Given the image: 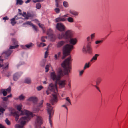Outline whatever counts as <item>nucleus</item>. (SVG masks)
<instances>
[{
    "mask_svg": "<svg viewBox=\"0 0 128 128\" xmlns=\"http://www.w3.org/2000/svg\"><path fill=\"white\" fill-rule=\"evenodd\" d=\"M65 99L66 101L65 104L63 105L62 106L66 110V113H67L68 109L67 108V106H69L71 105V103L70 100L68 97H66Z\"/></svg>",
    "mask_w": 128,
    "mask_h": 128,
    "instance_id": "nucleus-9",
    "label": "nucleus"
},
{
    "mask_svg": "<svg viewBox=\"0 0 128 128\" xmlns=\"http://www.w3.org/2000/svg\"><path fill=\"white\" fill-rule=\"evenodd\" d=\"M30 0H27L26 2V4L28 3H29L30 2Z\"/></svg>",
    "mask_w": 128,
    "mask_h": 128,
    "instance_id": "nucleus-51",
    "label": "nucleus"
},
{
    "mask_svg": "<svg viewBox=\"0 0 128 128\" xmlns=\"http://www.w3.org/2000/svg\"><path fill=\"white\" fill-rule=\"evenodd\" d=\"M69 12L70 14L74 16H77L78 14V12L72 10H70Z\"/></svg>",
    "mask_w": 128,
    "mask_h": 128,
    "instance_id": "nucleus-19",
    "label": "nucleus"
},
{
    "mask_svg": "<svg viewBox=\"0 0 128 128\" xmlns=\"http://www.w3.org/2000/svg\"><path fill=\"white\" fill-rule=\"evenodd\" d=\"M23 3V2L22 0H19L16 1V4H19L20 5H22Z\"/></svg>",
    "mask_w": 128,
    "mask_h": 128,
    "instance_id": "nucleus-30",
    "label": "nucleus"
},
{
    "mask_svg": "<svg viewBox=\"0 0 128 128\" xmlns=\"http://www.w3.org/2000/svg\"><path fill=\"white\" fill-rule=\"evenodd\" d=\"M34 20L36 21V23H38V21L37 20Z\"/></svg>",
    "mask_w": 128,
    "mask_h": 128,
    "instance_id": "nucleus-54",
    "label": "nucleus"
},
{
    "mask_svg": "<svg viewBox=\"0 0 128 128\" xmlns=\"http://www.w3.org/2000/svg\"><path fill=\"white\" fill-rule=\"evenodd\" d=\"M85 70L84 69L79 71V75L80 76H82Z\"/></svg>",
    "mask_w": 128,
    "mask_h": 128,
    "instance_id": "nucleus-37",
    "label": "nucleus"
},
{
    "mask_svg": "<svg viewBox=\"0 0 128 128\" xmlns=\"http://www.w3.org/2000/svg\"><path fill=\"white\" fill-rule=\"evenodd\" d=\"M1 92V90H0V92Z\"/></svg>",
    "mask_w": 128,
    "mask_h": 128,
    "instance_id": "nucleus-59",
    "label": "nucleus"
},
{
    "mask_svg": "<svg viewBox=\"0 0 128 128\" xmlns=\"http://www.w3.org/2000/svg\"><path fill=\"white\" fill-rule=\"evenodd\" d=\"M50 64H48L46 66L45 68V69L46 70V72H48V70H49L48 68L50 67Z\"/></svg>",
    "mask_w": 128,
    "mask_h": 128,
    "instance_id": "nucleus-35",
    "label": "nucleus"
},
{
    "mask_svg": "<svg viewBox=\"0 0 128 128\" xmlns=\"http://www.w3.org/2000/svg\"><path fill=\"white\" fill-rule=\"evenodd\" d=\"M20 74L18 73L15 74L13 76V78L14 80H16L20 76Z\"/></svg>",
    "mask_w": 128,
    "mask_h": 128,
    "instance_id": "nucleus-21",
    "label": "nucleus"
},
{
    "mask_svg": "<svg viewBox=\"0 0 128 128\" xmlns=\"http://www.w3.org/2000/svg\"><path fill=\"white\" fill-rule=\"evenodd\" d=\"M11 88L10 87L6 90L3 89L1 90V92H2V93L4 96H6V95L7 93L10 92L11 90Z\"/></svg>",
    "mask_w": 128,
    "mask_h": 128,
    "instance_id": "nucleus-14",
    "label": "nucleus"
},
{
    "mask_svg": "<svg viewBox=\"0 0 128 128\" xmlns=\"http://www.w3.org/2000/svg\"><path fill=\"white\" fill-rule=\"evenodd\" d=\"M37 44L38 46L39 47H44L46 46V44L44 43L41 42L40 44H39V42H37Z\"/></svg>",
    "mask_w": 128,
    "mask_h": 128,
    "instance_id": "nucleus-24",
    "label": "nucleus"
},
{
    "mask_svg": "<svg viewBox=\"0 0 128 128\" xmlns=\"http://www.w3.org/2000/svg\"><path fill=\"white\" fill-rule=\"evenodd\" d=\"M68 14H67L64 15L63 16L58 17L56 19V22H64L67 20L66 17H68Z\"/></svg>",
    "mask_w": 128,
    "mask_h": 128,
    "instance_id": "nucleus-10",
    "label": "nucleus"
},
{
    "mask_svg": "<svg viewBox=\"0 0 128 128\" xmlns=\"http://www.w3.org/2000/svg\"><path fill=\"white\" fill-rule=\"evenodd\" d=\"M18 98H15V99H16V100H17V99H18Z\"/></svg>",
    "mask_w": 128,
    "mask_h": 128,
    "instance_id": "nucleus-58",
    "label": "nucleus"
},
{
    "mask_svg": "<svg viewBox=\"0 0 128 128\" xmlns=\"http://www.w3.org/2000/svg\"><path fill=\"white\" fill-rule=\"evenodd\" d=\"M32 43H30V44H27L26 45V46L28 48H30L32 47Z\"/></svg>",
    "mask_w": 128,
    "mask_h": 128,
    "instance_id": "nucleus-33",
    "label": "nucleus"
},
{
    "mask_svg": "<svg viewBox=\"0 0 128 128\" xmlns=\"http://www.w3.org/2000/svg\"><path fill=\"white\" fill-rule=\"evenodd\" d=\"M64 6L66 7H68V4L67 2L64 1L63 3Z\"/></svg>",
    "mask_w": 128,
    "mask_h": 128,
    "instance_id": "nucleus-38",
    "label": "nucleus"
},
{
    "mask_svg": "<svg viewBox=\"0 0 128 128\" xmlns=\"http://www.w3.org/2000/svg\"><path fill=\"white\" fill-rule=\"evenodd\" d=\"M41 7V4L39 3L37 4L36 5V7L38 9H40Z\"/></svg>",
    "mask_w": 128,
    "mask_h": 128,
    "instance_id": "nucleus-36",
    "label": "nucleus"
},
{
    "mask_svg": "<svg viewBox=\"0 0 128 128\" xmlns=\"http://www.w3.org/2000/svg\"><path fill=\"white\" fill-rule=\"evenodd\" d=\"M48 52L47 51H46L44 55L45 58H46L48 57Z\"/></svg>",
    "mask_w": 128,
    "mask_h": 128,
    "instance_id": "nucleus-43",
    "label": "nucleus"
},
{
    "mask_svg": "<svg viewBox=\"0 0 128 128\" xmlns=\"http://www.w3.org/2000/svg\"><path fill=\"white\" fill-rule=\"evenodd\" d=\"M90 62L86 63L84 67V70L86 69V68H88L90 66Z\"/></svg>",
    "mask_w": 128,
    "mask_h": 128,
    "instance_id": "nucleus-26",
    "label": "nucleus"
},
{
    "mask_svg": "<svg viewBox=\"0 0 128 128\" xmlns=\"http://www.w3.org/2000/svg\"><path fill=\"white\" fill-rule=\"evenodd\" d=\"M72 61L71 57L70 56L66 59L62 64V66L64 68V72L60 68L58 70L57 75H56L54 72H51L50 73L51 78L53 80L55 81L56 82L55 84L52 83L49 84L46 92L47 94L51 92H53L50 100V102L52 105L56 103L58 101V94L57 83L58 82L60 88H62L64 87L66 84V80H60L61 77L63 76L64 74L65 75H68L69 73H70Z\"/></svg>",
    "mask_w": 128,
    "mask_h": 128,
    "instance_id": "nucleus-1",
    "label": "nucleus"
},
{
    "mask_svg": "<svg viewBox=\"0 0 128 128\" xmlns=\"http://www.w3.org/2000/svg\"><path fill=\"white\" fill-rule=\"evenodd\" d=\"M102 80V79L100 78H98L96 80V83L97 84H99L101 82Z\"/></svg>",
    "mask_w": 128,
    "mask_h": 128,
    "instance_id": "nucleus-28",
    "label": "nucleus"
},
{
    "mask_svg": "<svg viewBox=\"0 0 128 128\" xmlns=\"http://www.w3.org/2000/svg\"><path fill=\"white\" fill-rule=\"evenodd\" d=\"M12 51L11 50H9L8 51L3 53V54L5 56L6 58H7L9 56L12 52Z\"/></svg>",
    "mask_w": 128,
    "mask_h": 128,
    "instance_id": "nucleus-15",
    "label": "nucleus"
},
{
    "mask_svg": "<svg viewBox=\"0 0 128 128\" xmlns=\"http://www.w3.org/2000/svg\"><path fill=\"white\" fill-rule=\"evenodd\" d=\"M45 37H44V36H43V37H42L41 38V41L43 42H45Z\"/></svg>",
    "mask_w": 128,
    "mask_h": 128,
    "instance_id": "nucleus-46",
    "label": "nucleus"
},
{
    "mask_svg": "<svg viewBox=\"0 0 128 128\" xmlns=\"http://www.w3.org/2000/svg\"><path fill=\"white\" fill-rule=\"evenodd\" d=\"M22 14V16L25 18V19H28L30 17H33L34 16V14H33L32 12L28 13L27 14L25 12H24L23 14Z\"/></svg>",
    "mask_w": 128,
    "mask_h": 128,
    "instance_id": "nucleus-13",
    "label": "nucleus"
},
{
    "mask_svg": "<svg viewBox=\"0 0 128 128\" xmlns=\"http://www.w3.org/2000/svg\"><path fill=\"white\" fill-rule=\"evenodd\" d=\"M57 13H59L60 12V9L58 8H55L54 10Z\"/></svg>",
    "mask_w": 128,
    "mask_h": 128,
    "instance_id": "nucleus-45",
    "label": "nucleus"
},
{
    "mask_svg": "<svg viewBox=\"0 0 128 128\" xmlns=\"http://www.w3.org/2000/svg\"><path fill=\"white\" fill-rule=\"evenodd\" d=\"M65 42L64 41H61L58 42L57 44V47L59 48L62 46L64 44Z\"/></svg>",
    "mask_w": 128,
    "mask_h": 128,
    "instance_id": "nucleus-20",
    "label": "nucleus"
},
{
    "mask_svg": "<svg viewBox=\"0 0 128 128\" xmlns=\"http://www.w3.org/2000/svg\"><path fill=\"white\" fill-rule=\"evenodd\" d=\"M18 47V44L16 45L15 46H10V49H14L17 48Z\"/></svg>",
    "mask_w": 128,
    "mask_h": 128,
    "instance_id": "nucleus-34",
    "label": "nucleus"
},
{
    "mask_svg": "<svg viewBox=\"0 0 128 128\" xmlns=\"http://www.w3.org/2000/svg\"><path fill=\"white\" fill-rule=\"evenodd\" d=\"M25 96L23 94H22L19 96L18 98L20 100H23Z\"/></svg>",
    "mask_w": 128,
    "mask_h": 128,
    "instance_id": "nucleus-31",
    "label": "nucleus"
},
{
    "mask_svg": "<svg viewBox=\"0 0 128 128\" xmlns=\"http://www.w3.org/2000/svg\"><path fill=\"white\" fill-rule=\"evenodd\" d=\"M68 88L69 89H70L71 88V84L70 81L68 82Z\"/></svg>",
    "mask_w": 128,
    "mask_h": 128,
    "instance_id": "nucleus-41",
    "label": "nucleus"
},
{
    "mask_svg": "<svg viewBox=\"0 0 128 128\" xmlns=\"http://www.w3.org/2000/svg\"><path fill=\"white\" fill-rule=\"evenodd\" d=\"M12 42L14 43V44L16 45L18 44V42L15 39H12Z\"/></svg>",
    "mask_w": 128,
    "mask_h": 128,
    "instance_id": "nucleus-39",
    "label": "nucleus"
},
{
    "mask_svg": "<svg viewBox=\"0 0 128 128\" xmlns=\"http://www.w3.org/2000/svg\"><path fill=\"white\" fill-rule=\"evenodd\" d=\"M28 101H31L34 103H36L38 100L37 98L35 96L30 97L28 100Z\"/></svg>",
    "mask_w": 128,
    "mask_h": 128,
    "instance_id": "nucleus-17",
    "label": "nucleus"
},
{
    "mask_svg": "<svg viewBox=\"0 0 128 128\" xmlns=\"http://www.w3.org/2000/svg\"><path fill=\"white\" fill-rule=\"evenodd\" d=\"M24 24H28L32 26L33 28L34 29L35 31L37 32L38 30V29L37 27L33 24L31 22H26Z\"/></svg>",
    "mask_w": 128,
    "mask_h": 128,
    "instance_id": "nucleus-16",
    "label": "nucleus"
},
{
    "mask_svg": "<svg viewBox=\"0 0 128 128\" xmlns=\"http://www.w3.org/2000/svg\"><path fill=\"white\" fill-rule=\"evenodd\" d=\"M24 46H22V48H23V47H24Z\"/></svg>",
    "mask_w": 128,
    "mask_h": 128,
    "instance_id": "nucleus-57",
    "label": "nucleus"
},
{
    "mask_svg": "<svg viewBox=\"0 0 128 128\" xmlns=\"http://www.w3.org/2000/svg\"><path fill=\"white\" fill-rule=\"evenodd\" d=\"M41 0H35L33 1V2H40Z\"/></svg>",
    "mask_w": 128,
    "mask_h": 128,
    "instance_id": "nucleus-49",
    "label": "nucleus"
},
{
    "mask_svg": "<svg viewBox=\"0 0 128 128\" xmlns=\"http://www.w3.org/2000/svg\"><path fill=\"white\" fill-rule=\"evenodd\" d=\"M60 52H58V55L56 54L54 56V57L56 59H57L60 56Z\"/></svg>",
    "mask_w": 128,
    "mask_h": 128,
    "instance_id": "nucleus-32",
    "label": "nucleus"
},
{
    "mask_svg": "<svg viewBox=\"0 0 128 128\" xmlns=\"http://www.w3.org/2000/svg\"><path fill=\"white\" fill-rule=\"evenodd\" d=\"M56 29L60 32H63L66 29V27L62 23H58L56 26Z\"/></svg>",
    "mask_w": 128,
    "mask_h": 128,
    "instance_id": "nucleus-8",
    "label": "nucleus"
},
{
    "mask_svg": "<svg viewBox=\"0 0 128 128\" xmlns=\"http://www.w3.org/2000/svg\"><path fill=\"white\" fill-rule=\"evenodd\" d=\"M0 115L3 114L7 106L4 102H3L0 106Z\"/></svg>",
    "mask_w": 128,
    "mask_h": 128,
    "instance_id": "nucleus-12",
    "label": "nucleus"
},
{
    "mask_svg": "<svg viewBox=\"0 0 128 128\" xmlns=\"http://www.w3.org/2000/svg\"><path fill=\"white\" fill-rule=\"evenodd\" d=\"M67 20L70 23H72L74 22V20L73 18L71 17H69L67 18Z\"/></svg>",
    "mask_w": 128,
    "mask_h": 128,
    "instance_id": "nucleus-22",
    "label": "nucleus"
},
{
    "mask_svg": "<svg viewBox=\"0 0 128 128\" xmlns=\"http://www.w3.org/2000/svg\"><path fill=\"white\" fill-rule=\"evenodd\" d=\"M0 128H5L4 126L2 124H0Z\"/></svg>",
    "mask_w": 128,
    "mask_h": 128,
    "instance_id": "nucleus-48",
    "label": "nucleus"
},
{
    "mask_svg": "<svg viewBox=\"0 0 128 128\" xmlns=\"http://www.w3.org/2000/svg\"><path fill=\"white\" fill-rule=\"evenodd\" d=\"M72 31L71 30H68L66 31L64 33H62L61 34H59L58 36V38L59 39L64 38L68 40L70 38L69 41L70 43L72 45L68 44L64 46L62 59H64L66 56L70 54V52L73 48V45L75 44L77 42V40L76 38H71L72 36Z\"/></svg>",
    "mask_w": 128,
    "mask_h": 128,
    "instance_id": "nucleus-3",
    "label": "nucleus"
},
{
    "mask_svg": "<svg viewBox=\"0 0 128 128\" xmlns=\"http://www.w3.org/2000/svg\"><path fill=\"white\" fill-rule=\"evenodd\" d=\"M47 110L48 113L49 114V120L50 123L52 127V116L53 114L54 110L53 107L51 106V105L49 103H47Z\"/></svg>",
    "mask_w": 128,
    "mask_h": 128,
    "instance_id": "nucleus-5",
    "label": "nucleus"
},
{
    "mask_svg": "<svg viewBox=\"0 0 128 128\" xmlns=\"http://www.w3.org/2000/svg\"><path fill=\"white\" fill-rule=\"evenodd\" d=\"M22 107L21 104L16 105V107L18 112H15L14 110L12 108H10L9 109L10 111L11 112V114L14 116L16 121L18 120L19 115L24 114L26 115V116L22 117L20 120L19 123L20 124L18 125V128H22L26 122L29 120L33 116L32 113L28 110H21Z\"/></svg>",
    "mask_w": 128,
    "mask_h": 128,
    "instance_id": "nucleus-2",
    "label": "nucleus"
},
{
    "mask_svg": "<svg viewBox=\"0 0 128 128\" xmlns=\"http://www.w3.org/2000/svg\"><path fill=\"white\" fill-rule=\"evenodd\" d=\"M95 36V33H93L90 35V38L89 36L87 37L86 39L88 43L86 45V48L85 46L83 47L82 51L84 52H86L87 51L89 53L91 52L92 49L91 44L92 42L93 41V40L94 39Z\"/></svg>",
    "mask_w": 128,
    "mask_h": 128,
    "instance_id": "nucleus-4",
    "label": "nucleus"
},
{
    "mask_svg": "<svg viewBox=\"0 0 128 128\" xmlns=\"http://www.w3.org/2000/svg\"><path fill=\"white\" fill-rule=\"evenodd\" d=\"M43 83L44 84H46L47 83V82L46 81H44L43 82Z\"/></svg>",
    "mask_w": 128,
    "mask_h": 128,
    "instance_id": "nucleus-53",
    "label": "nucleus"
},
{
    "mask_svg": "<svg viewBox=\"0 0 128 128\" xmlns=\"http://www.w3.org/2000/svg\"><path fill=\"white\" fill-rule=\"evenodd\" d=\"M39 26L41 28L43 32L44 33L45 32V28L44 25L40 23H39L38 24Z\"/></svg>",
    "mask_w": 128,
    "mask_h": 128,
    "instance_id": "nucleus-23",
    "label": "nucleus"
},
{
    "mask_svg": "<svg viewBox=\"0 0 128 128\" xmlns=\"http://www.w3.org/2000/svg\"><path fill=\"white\" fill-rule=\"evenodd\" d=\"M102 41L100 40H98L96 41L95 43L96 44H100L102 42Z\"/></svg>",
    "mask_w": 128,
    "mask_h": 128,
    "instance_id": "nucleus-42",
    "label": "nucleus"
},
{
    "mask_svg": "<svg viewBox=\"0 0 128 128\" xmlns=\"http://www.w3.org/2000/svg\"><path fill=\"white\" fill-rule=\"evenodd\" d=\"M5 122L8 125H10V122L7 119L5 120Z\"/></svg>",
    "mask_w": 128,
    "mask_h": 128,
    "instance_id": "nucleus-44",
    "label": "nucleus"
},
{
    "mask_svg": "<svg viewBox=\"0 0 128 128\" xmlns=\"http://www.w3.org/2000/svg\"><path fill=\"white\" fill-rule=\"evenodd\" d=\"M47 35L50 38L51 40L52 41H54L56 38L55 35L53 34L52 30L50 28L46 32Z\"/></svg>",
    "mask_w": 128,
    "mask_h": 128,
    "instance_id": "nucleus-6",
    "label": "nucleus"
},
{
    "mask_svg": "<svg viewBox=\"0 0 128 128\" xmlns=\"http://www.w3.org/2000/svg\"><path fill=\"white\" fill-rule=\"evenodd\" d=\"M76 27L78 29H79L81 27V26L80 25H78L77 26H76Z\"/></svg>",
    "mask_w": 128,
    "mask_h": 128,
    "instance_id": "nucleus-50",
    "label": "nucleus"
},
{
    "mask_svg": "<svg viewBox=\"0 0 128 128\" xmlns=\"http://www.w3.org/2000/svg\"><path fill=\"white\" fill-rule=\"evenodd\" d=\"M15 18H13L11 20V23L12 25L13 26L16 23L15 21Z\"/></svg>",
    "mask_w": 128,
    "mask_h": 128,
    "instance_id": "nucleus-25",
    "label": "nucleus"
},
{
    "mask_svg": "<svg viewBox=\"0 0 128 128\" xmlns=\"http://www.w3.org/2000/svg\"><path fill=\"white\" fill-rule=\"evenodd\" d=\"M43 102V101L42 100L40 102L39 104L38 105L36 108H34L33 109V111L34 113H36L40 111L41 108L42 106V104Z\"/></svg>",
    "mask_w": 128,
    "mask_h": 128,
    "instance_id": "nucleus-11",
    "label": "nucleus"
},
{
    "mask_svg": "<svg viewBox=\"0 0 128 128\" xmlns=\"http://www.w3.org/2000/svg\"><path fill=\"white\" fill-rule=\"evenodd\" d=\"M64 94H62V97H63L64 96Z\"/></svg>",
    "mask_w": 128,
    "mask_h": 128,
    "instance_id": "nucleus-55",
    "label": "nucleus"
},
{
    "mask_svg": "<svg viewBox=\"0 0 128 128\" xmlns=\"http://www.w3.org/2000/svg\"><path fill=\"white\" fill-rule=\"evenodd\" d=\"M43 88L42 86H38L37 88L38 90H41Z\"/></svg>",
    "mask_w": 128,
    "mask_h": 128,
    "instance_id": "nucleus-40",
    "label": "nucleus"
},
{
    "mask_svg": "<svg viewBox=\"0 0 128 128\" xmlns=\"http://www.w3.org/2000/svg\"><path fill=\"white\" fill-rule=\"evenodd\" d=\"M12 96V94H10V95H8V96H7L6 97H4V98H3L2 99H3V100L4 101H7L8 98L10 97H11Z\"/></svg>",
    "mask_w": 128,
    "mask_h": 128,
    "instance_id": "nucleus-29",
    "label": "nucleus"
},
{
    "mask_svg": "<svg viewBox=\"0 0 128 128\" xmlns=\"http://www.w3.org/2000/svg\"><path fill=\"white\" fill-rule=\"evenodd\" d=\"M3 20H8V17H7V16H6L4 17L3 18Z\"/></svg>",
    "mask_w": 128,
    "mask_h": 128,
    "instance_id": "nucleus-47",
    "label": "nucleus"
},
{
    "mask_svg": "<svg viewBox=\"0 0 128 128\" xmlns=\"http://www.w3.org/2000/svg\"><path fill=\"white\" fill-rule=\"evenodd\" d=\"M96 88L100 92V90H99V88H98V87L97 86H96Z\"/></svg>",
    "mask_w": 128,
    "mask_h": 128,
    "instance_id": "nucleus-52",
    "label": "nucleus"
},
{
    "mask_svg": "<svg viewBox=\"0 0 128 128\" xmlns=\"http://www.w3.org/2000/svg\"><path fill=\"white\" fill-rule=\"evenodd\" d=\"M31 81L30 78H26L25 80V82L27 84H29L30 83Z\"/></svg>",
    "mask_w": 128,
    "mask_h": 128,
    "instance_id": "nucleus-27",
    "label": "nucleus"
},
{
    "mask_svg": "<svg viewBox=\"0 0 128 128\" xmlns=\"http://www.w3.org/2000/svg\"><path fill=\"white\" fill-rule=\"evenodd\" d=\"M18 11L19 12H20L21 11V10L20 9H18Z\"/></svg>",
    "mask_w": 128,
    "mask_h": 128,
    "instance_id": "nucleus-56",
    "label": "nucleus"
},
{
    "mask_svg": "<svg viewBox=\"0 0 128 128\" xmlns=\"http://www.w3.org/2000/svg\"><path fill=\"white\" fill-rule=\"evenodd\" d=\"M98 54H96L93 56L92 58L90 60V62L92 63L94 62L97 59L98 57L99 56Z\"/></svg>",
    "mask_w": 128,
    "mask_h": 128,
    "instance_id": "nucleus-18",
    "label": "nucleus"
},
{
    "mask_svg": "<svg viewBox=\"0 0 128 128\" xmlns=\"http://www.w3.org/2000/svg\"><path fill=\"white\" fill-rule=\"evenodd\" d=\"M43 119L40 116H38L36 119L35 124L37 127L39 126L43 123Z\"/></svg>",
    "mask_w": 128,
    "mask_h": 128,
    "instance_id": "nucleus-7",
    "label": "nucleus"
}]
</instances>
